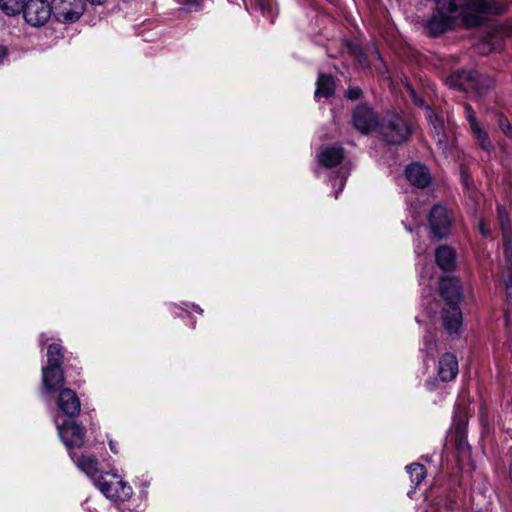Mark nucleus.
<instances>
[{
	"label": "nucleus",
	"instance_id": "obj_35",
	"mask_svg": "<svg viewBox=\"0 0 512 512\" xmlns=\"http://www.w3.org/2000/svg\"><path fill=\"white\" fill-rule=\"evenodd\" d=\"M88 2H90L91 4L93 5H101L103 4L106 0H87Z\"/></svg>",
	"mask_w": 512,
	"mask_h": 512
},
{
	"label": "nucleus",
	"instance_id": "obj_2",
	"mask_svg": "<svg viewBox=\"0 0 512 512\" xmlns=\"http://www.w3.org/2000/svg\"><path fill=\"white\" fill-rule=\"evenodd\" d=\"M440 293L446 301L442 318L444 328L448 333H456L462 325V313L459 307L461 299V287L457 279L452 277L442 278L440 281Z\"/></svg>",
	"mask_w": 512,
	"mask_h": 512
},
{
	"label": "nucleus",
	"instance_id": "obj_33",
	"mask_svg": "<svg viewBox=\"0 0 512 512\" xmlns=\"http://www.w3.org/2000/svg\"><path fill=\"white\" fill-rule=\"evenodd\" d=\"M8 57V51L7 48L4 46H0V65L4 63V61Z\"/></svg>",
	"mask_w": 512,
	"mask_h": 512
},
{
	"label": "nucleus",
	"instance_id": "obj_39",
	"mask_svg": "<svg viewBox=\"0 0 512 512\" xmlns=\"http://www.w3.org/2000/svg\"><path fill=\"white\" fill-rule=\"evenodd\" d=\"M194 307H195V309H196L197 311L202 312V309H201L200 307H198V306H194Z\"/></svg>",
	"mask_w": 512,
	"mask_h": 512
},
{
	"label": "nucleus",
	"instance_id": "obj_28",
	"mask_svg": "<svg viewBox=\"0 0 512 512\" xmlns=\"http://www.w3.org/2000/svg\"><path fill=\"white\" fill-rule=\"evenodd\" d=\"M464 112H465V117H466L470 127L473 126V123H478L477 120H476L475 113H474V110L472 109V107H470L469 105H465L464 106Z\"/></svg>",
	"mask_w": 512,
	"mask_h": 512
},
{
	"label": "nucleus",
	"instance_id": "obj_7",
	"mask_svg": "<svg viewBox=\"0 0 512 512\" xmlns=\"http://www.w3.org/2000/svg\"><path fill=\"white\" fill-rule=\"evenodd\" d=\"M52 12V4L50 5L46 0H28L23 7V17L33 27L46 24Z\"/></svg>",
	"mask_w": 512,
	"mask_h": 512
},
{
	"label": "nucleus",
	"instance_id": "obj_40",
	"mask_svg": "<svg viewBox=\"0 0 512 512\" xmlns=\"http://www.w3.org/2000/svg\"><path fill=\"white\" fill-rule=\"evenodd\" d=\"M476 512H482V511H476Z\"/></svg>",
	"mask_w": 512,
	"mask_h": 512
},
{
	"label": "nucleus",
	"instance_id": "obj_13",
	"mask_svg": "<svg viewBox=\"0 0 512 512\" xmlns=\"http://www.w3.org/2000/svg\"><path fill=\"white\" fill-rule=\"evenodd\" d=\"M405 175L407 180L418 188H425L431 182V175L426 166L419 163H412L406 167Z\"/></svg>",
	"mask_w": 512,
	"mask_h": 512
},
{
	"label": "nucleus",
	"instance_id": "obj_20",
	"mask_svg": "<svg viewBox=\"0 0 512 512\" xmlns=\"http://www.w3.org/2000/svg\"><path fill=\"white\" fill-rule=\"evenodd\" d=\"M470 130L476 139L478 146L483 151L490 152L493 149V144L488 136V133L479 123H473V126L470 127Z\"/></svg>",
	"mask_w": 512,
	"mask_h": 512
},
{
	"label": "nucleus",
	"instance_id": "obj_26",
	"mask_svg": "<svg viewBox=\"0 0 512 512\" xmlns=\"http://www.w3.org/2000/svg\"><path fill=\"white\" fill-rule=\"evenodd\" d=\"M344 46H345L347 53H349L353 57L357 58L359 60V62L362 63L363 59L365 58V55L363 53L362 48L358 44H355L350 41H346Z\"/></svg>",
	"mask_w": 512,
	"mask_h": 512
},
{
	"label": "nucleus",
	"instance_id": "obj_22",
	"mask_svg": "<svg viewBox=\"0 0 512 512\" xmlns=\"http://www.w3.org/2000/svg\"><path fill=\"white\" fill-rule=\"evenodd\" d=\"M406 469L410 476L411 483L413 484V489L415 490L416 487L426 477V469H425L424 465L419 464V463H413L411 465H408L406 467Z\"/></svg>",
	"mask_w": 512,
	"mask_h": 512
},
{
	"label": "nucleus",
	"instance_id": "obj_10",
	"mask_svg": "<svg viewBox=\"0 0 512 512\" xmlns=\"http://www.w3.org/2000/svg\"><path fill=\"white\" fill-rule=\"evenodd\" d=\"M65 376L62 366H44L42 368V393L50 394L64 388Z\"/></svg>",
	"mask_w": 512,
	"mask_h": 512
},
{
	"label": "nucleus",
	"instance_id": "obj_14",
	"mask_svg": "<svg viewBox=\"0 0 512 512\" xmlns=\"http://www.w3.org/2000/svg\"><path fill=\"white\" fill-rule=\"evenodd\" d=\"M318 159L326 168L335 167L344 159V149L340 145L323 146L318 153Z\"/></svg>",
	"mask_w": 512,
	"mask_h": 512
},
{
	"label": "nucleus",
	"instance_id": "obj_30",
	"mask_svg": "<svg viewBox=\"0 0 512 512\" xmlns=\"http://www.w3.org/2000/svg\"><path fill=\"white\" fill-rule=\"evenodd\" d=\"M333 186L339 184V190L336 191L335 193V198H338V194L339 192L343 189L344 187V184H345V181H346V176L345 175H337L333 180Z\"/></svg>",
	"mask_w": 512,
	"mask_h": 512
},
{
	"label": "nucleus",
	"instance_id": "obj_27",
	"mask_svg": "<svg viewBox=\"0 0 512 512\" xmlns=\"http://www.w3.org/2000/svg\"><path fill=\"white\" fill-rule=\"evenodd\" d=\"M255 5L263 14L272 15L273 1L272 0H254Z\"/></svg>",
	"mask_w": 512,
	"mask_h": 512
},
{
	"label": "nucleus",
	"instance_id": "obj_3",
	"mask_svg": "<svg viewBox=\"0 0 512 512\" xmlns=\"http://www.w3.org/2000/svg\"><path fill=\"white\" fill-rule=\"evenodd\" d=\"M377 132L386 143L400 145L407 141L412 133V122L401 112L387 111L377 123Z\"/></svg>",
	"mask_w": 512,
	"mask_h": 512
},
{
	"label": "nucleus",
	"instance_id": "obj_34",
	"mask_svg": "<svg viewBox=\"0 0 512 512\" xmlns=\"http://www.w3.org/2000/svg\"><path fill=\"white\" fill-rule=\"evenodd\" d=\"M426 386L429 390H433L435 388V381L434 380H429L426 382Z\"/></svg>",
	"mask_w": 512,
	"mask_h": 512
},
{
	"label": "nucleus",
	"instance_id": "obj_32",
	"mask_svg": "<svg viewBox=\"0 0 512 512\" xmlns=\"http://www.w3.org/2000/svg\"><path fill=\"white\" fill-rule=\"evenodd\" d=\"M346 96H353V97L362 96V90L359 87L350 86Z\"/></svg>",
	"mask_w": 512,
	"mask_h": 512
},
{
	"label": "nucleus",
	"instance_id": "obj_37",
	"mask_svg": "<svg viewBox=\"0 0 512 512\" xmlns=\"http://www.w3.org/2000/svg\"><path fill=\"white\" fill-rule=\"evenodd\" d=\"M109 446H110V449H111L112 452L117 453V450H116V447H115V443L112 440L109 441Z\"/></svg>",
	"mask_w": 512,
	"mask_h": 512
},
{
	"label": "nucleus",
	"instance_id": "obj_8",
	"mask_svg": "<svg viewBox=\"0 0 512 512\" xmlns=\"http://www.w3.org/2000/svg\"><path fill=\"white\" fill-rule=\"evenodd\" d=\"M56 428L62 442L69 448L81 447L84 441L85 428L73 420H66L63 424L56 422Z\"/></svg>",
	"mask_w": 512,
	"mask_h": 512
},
{
	"label": "nucleus",
	"instance_id": "obj_9",
	"mask_svg": "<svg viewBox=\"0 0 512 512\" xmlns=\"http://www.w3.org/2000/svg\"><path fill=\"white\" fill-rule=\"evenodd\" d=\"M429 223L433 234L442 238L450 232L452 216L446 207L435 205L430 211Z\"/></svg>",
	"mask_w": 512,
	"mask_h": 512
},
{
	"label": "nucleus",
	"instance_id": "obj_15",
	"mask_svg": "<svg viewBox=\"0 0 512 512\" xmlns=\"http://www.w3.org/2000/svg\"><path fill=\"white\" fill-rule=\"evenodd\" d=\"M458 374V361L454 354L445 353L441 356L438 364V375L442 381L448 382Z\"/></svg>",
	"mask_w": 512,
	"mask_h": 512
},
{
	"label": "nucleus",
	"instance_id": "obj_23",
	"mask_svg": "<svg viewBox=\"0 0 512 512\" xmlns=\"http://www.w3.org/2000/svg\"><path fill=\"white\" fill-rule=\"evenodd\" d=\"M47 361L46 366H62L63 353L62 347L59 344H50L47 348Z\"/></svg>",
	"mask_w": 512,
	"mask_h": 512
},
{
	"label": "nucleus",
	"instance_id": "obj_25",
	"mask_svg": "<svg viewBox=\"0 0 512 512\" xmlns=\"http://www.w3.org/2000/svg\"><path fill=\"white\" fill-rule=\"evenodd\" d=\"M496 121L500 130L509 138H512V126L509 120L500 112L496 113Z\"/></svg>",
	"mask_w": 512,
	"mask_h": 512
},
{
	"label": "nucleus",
	"instance_id": "obj_1",
	"mask_svg": "<svg viewBox=\"0 0 512 512\" xmlns=\"http://www.w3.org/2000/svg\"><path fill=\"white\" fill-rule=\"evenodd\" d=\"M436 12L428 20V33L437 37L450 30L457 18L468 28L481 26L489 15L502 13L503 7L491 0H435Z\"/></svg>",
	"mask_w": 512,
	"mask_h": 512
},
{
	"label": "nucleus",
	"instance_id": "obj_16",
	"mask_svg": "<svg viewBox=\"0 0 512 512\" xmlns=\"http://www.w3.org/2000/svg\"><path fill=\"white\" fill-rule=\"evenodd\" d=\"M498 219L502 230V238L505 251L512 250V230L509 222V215L506 209L502 206H498Z\"/></svg>",
	"mask_w": 512,
	"mask_h": 512
},
{
	"label": "nucleus",
	"instance_id": "obj_38",
	"mask_svg": "<svg viewBox=\"0 0 512 512\" xmlns=\"http://www.w3.org/2000/svg\"><path fill=\"white\" fill-rule=\"evenodd\" d=\"M509 474H510V478L512 480V463L510 464V472H509Z\"/></svg>",
	"mask_w": 512,
	"mask_h": 512
},
{
	"label": "nucleus",
	"instance_id": "obj_21",
	"mask_svg": "<svg viewBox=\"0 0 512 512\" xmlns=\"http://www.w3.org/2000/svg\"><path fill=\"white\" fill-rule=\"evenodd\" d=\"M76 464L80 470L88 476H93L98 472V460L94 457L81 455L77 457Z\"/></svg>",
	"mask_w": 512,
	"mask_h": 512
},
{
	"label": "nucleus",
	"instance_id": "obj_19",
	"mask_svg": "<svg viewBox=\"0 0 512 512\" xmlns=\"http://www.w3.org/2000/svg\"><path fill=\"white\" fill-rule=\"evenodd\" d=\"M316 85L315 96H333L335 93L336 83L331 75L319 74Z\"/></svg>",
	"mask_w": 512,
	"mask_h": 512
},
{
	"label": "nucleus",
	"instance_id": "obj_18",
	"mask_svg": "<svg viewBox=\"0 0 512 512\" xmlns=\"http://www.w3.org/2000/svg\"><path fill=\"white\" fill-rule=\"evenodd\" d=\"M437 265L445 271L452 270L455 266V253L448 246H440L435 254Z\"/></svg>",
	"mask_w": 512,
	"mask_h": 512
},
{
	"label": "nucleus",
	"instance_id": "obj_17",
	"mask_svg": "<svg viewBox=\"0 0 512 512\" xmlns=\"http://www.w3.org/2000/svg\"><path fill=\"white\" fill-rule=\"evenodd\" d=\"M97 486L101 493L108 499L114 500V501H127L129 500V489L126 487L124 491H122L121 495H117L116 492V483L111 484L108 481H106L104 478H100L97 482Z\"/></svg>",
	"mask_w": 512,
	"mask_h": 512
},
{
	"label": "nucleus",
	"instance_id": "obj_12",
	"mask_svg": "<svg viewBox=\"0 0 512 512\" xmlns=\"http://www.w3.org/2000/svg\"><path fill=\"white\" fill-rule=\"evenodd\" d=\"M352 121L354 127L362 134H368L373 128H377L379 122L374 111L366 105H359L355 108Z\"/></svg>",
	"mask_w": 512,
	"mask_h": 512
},
{
	"label": "nucleus",
	"instance_id": "obj_11",
	"mask_svg": "<svg viewBox=\"0 0 512 512\" xmlns=\"http://www.w3.org/2000/svg\"><path fill=\"white\" fill-rule=\"evenodd\" d=\"M56 404L65 416L73 418L79 415L81 402L76 392L70 388H62L56 398Z\"/></svg>",
	"mask_w": 512,
	"mask_h": 512
},
{
	"label": "nucleus",
	"instance_id": "obj_29",
	"mask_svg": "<svg viewBox=\"0 0 512 512\" xmlns=\"http://www.w3.org/2000/svg\"><path fill=\"white\" fill-rule=\"evenodd\" d=\"M126 487L129 489V492H130V493H129V499H130V498H131V496H132V494H133L132 487H131L128 483H126V482H124V481H122V480H119V481H117V482H116V488H117V489H116V492H117V495H119V496H120V495H121V493H122V491H124V489H125Z\"/></svg>",
	"mask_w": 512,
	"mask_h": 512
},
{
	"label": "nucleus",
	"instance_id": "obj_24",
	"mask_svg": "<svg viewBox=\"0 0 512 512\" xmlns=\"http://www.w3.org/2000/svg\"><path fill=\"white\" fill-rule=\"evenodd\" d=\"M24 0H0V9L8 16L23 12Z\"/></svg>",
	"mask_w": 512,
	"mask_h": 512
},
{
	"label": "nucleus",
	"instance_id": "obj_36",
	"mask_svg": "<svg viewBox=\"0 0 512 512\" xmlns=\"http://www.w3.org/2000/svg\"><path fill=\"white\" fill-rule=\"evenodd\" d=\"M480 231L484 236L487 235L488 233V230L485 228V225L483 223L480 225Z\"/></svg>",
	"mask_w": 512,
	"mask_h": 512
},
{
	"label": "nucleus",
	"instance_id": "obj_6",
	"mask_svg": "<svg viewBox=\"0 0 512 512\" xmlns=\"http://www.w3.org/2000/svg\"><path fill=\"white\" fill-rule=\"evenodd\" d=\"M84 0H53L54 17L62 23H73L79 20L85 11Z\"/></svg>",
	"mask_w": 512,
	"mask_h": 512
},
{
	"label": "nucleus",
	"instance_id": "obj_5",
	"mask_svg": "<svg viewBox=\"0 0 512 512\" xmlns=\"http://www.w3.org/2000/svg\"><path fill=\"white\" fill-rule=\"evenodd\" d=\"M446 84L466 93L476 91L482 94L488 92L494 85V80L490 76L480 75L476 70H462L447 77Z\"/></svg>",
	"mask_w": 512,
	"mask_h": 512
},
{
	"label": "nucleus",
	"instance_id": "obj_31",
	"mask_svg": "<svg viewBox=\"0 0 512 512\" xmlns=\"http://www.w3.org/2000/svg\"><path fill=\"white\" fill-rule=\"evenodd\" d=\"M424 345L425 349L428 353H431L434 350L433 337L425 336L424 337Z\"/></svg>",
	"mask_w": 512,
	"mask_h": 512
},
{
	"label": "nucleus",
	"instance_id": "obj_4",
	"mask_svg": "<svg viewBox=\"0 0 512 512\" xmlns=\"http://www.w3.org/2000/svg\"><path fill=\"white\" fill-rule=\"evenodd\" d=\"M415 104L424 108L425 116L428 120L432 134L439 149L446 157H454L455 139L445 129L444 122L440 115L436 113L429 105L425 104L424 98H414Z\"/></svg>",
	"mask_w": 512,
	"mask_h": 512
}]
</instances>
